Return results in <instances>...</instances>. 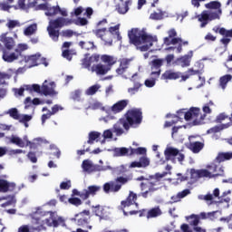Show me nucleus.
Masks as SVG:
<instances>
[{
  "mask_svg": "<svg viewBox=\"0 0 232 232\" xmlns=\"http://www.w3.org/2000/svg\"><path fill=\"white\" fill-rule=\"evenodd\" d=\"M101 137V132L92 131L89 133V140H87V144H93L94 140H97Z\"/></svg>",
  "mask_w": 232,
  "mask_h": 232,
  "instance_id": "47",
  "label": "nucleus"
},
{
  "mask_svg": "<svg viewBox=\"0 0 232 232\" xmlns=\"http://www.w3.org/2000/svg\"><path fill=\"white\" fill-rule=\"evenodd\" d=\"M60 6H48L47 12H45V15L48 17H53V15H57L59 14Z\"/></svg>",
  "mask_w": 232,
  "mask_h": 232,
  "instance_id": "40",
  "label": "nucleus"
},
{
  "mask_svg": "<svg viewBox=\"0 0 232 232\" xmlns=\"http://www.w3.org/2000/svg\"><path fill=\"white\" fill-rule=\"evenodd\" d=\"M114 171L117 175H124V173L128 171V169H126V166L121 165L119 167H116Z\"/></svg>",
  "mask_w": 232,
  "mask_h": 232,
  "instance_id": "58",
  "label": "nucleus"
},
{
  "mask_svg": "<svg viewBox=\"0 0 232 232\" xmlns=\"http://www.w3.org/2000/svg\"><path fill=\"white\" fill-rule=\"evenodd\" d=\"M82 168L83 171H92V169H93V164L90 161V160H84L82 163Z\"/></svg>",
  "mask_w": 232,
  "mask_h": 232,
  "instance_id": "48",
  "label": "nucleus"
},
{
  "mask_svg": "<svg viewBox=\"0 0 232 232\" xmlns=\"http://www.w3.org/2000/svg\"><path fill=\"white\" fill-rule=\"evenodd\" d=\"M168 35L169 36L163 39V43L166 46H171V44H179V43H182V38L177 37V31L175 29L169 30Z\"/></svg>",
  "mask_w": 232,
  "mask_h": 232,
  "instance_id": "14",
  "label": "nucleus"
},
{
  "mask_svg": "<svg viewBox=\"0 0 232 232\" xmlns=\"http://www.w3.org/2000/svg\"><path fill=\"white\" fill-rule=\"evenodd\" d=\"M191 59H193V51H189L188 54L177 58L175 63L177 66H181V68H188L191 64Z\"/></svg>",
  "mask_w": 232,
  "mask_h": 232,
  "instance_id": "15",
  "label": "nucleus"
},
{
  "mask_svg": "<svg viewBox=\"0 0 232 232\" xmlns=\"http://www.w3.org/2000/svg\"><path fill=\"white\" fill-rule=\"evenodd\" d=\"M128 104H130L129 100L119 101L111 107V111H112V113H121V111L126 109Z\"/></svg>",
  "mask_w": 232,
  "mask_h": 232,
  "instance_id": "22",
  "label": "nucleus"
},
{
  "mask_svg": "<svg viewBox=\"0 0 232 232\" xmlns=\"http://www.w3.org/2000/svg\"><path fill=\"white\" fill-rule=\"evenodd\" d=\"M130 5H131L130 0H127L125 2L121 0V3L116 5V10L118 13L124 14L128 12V10H130Z\"/></svg>",
  "mask_w": 232,
  "mask_h": 232,
  "instance_id": "30",
  "label": "nucleus"
},
{
  "mask_svg": "<svg viewBox=\"0 0 232 232\" xmlns=\"http://www.w3.org/2000/svg\"><path fill=\"white\" fill-rule=\"evenodd\" d=\"M203 111L200 112V108L192 107L184 114L185 121H192L193 126H200V124H204V119H206V114L211 113V108H209V104H205L203 106Z\"/></svg>",
  "mask_w": 232,
  "mask_h": 232,
  "instance_id": "4",
  "label": "nucleus"
},
{
  "mask_svg": "<svg viewBox=\"0 0 232 232\" xmlns=\"http://www.w3.org/2000/svg\"><path fill=\"white\" fill-rule=\"evenodd\" d=\"M164 64V59H154L151 61V70H160Z\"/></svg>",
  "mask_w": 232,
  "mask_h": 232,
  "instance_id": "43",
  "label": "nucleus"
},
{
  "mask_svg": "<svg viewBox=\"0 0 232 232\" xmlns=\"http://www.w3.org/2000/svg\"><path fill=\"white\" fill-rule=\"evenodd\" d=\"M63 37H73L75 35V32H73L72 29L63 30L62 32Z\"/></svg>",
  "mask_w": 232,
  "mask_h": 232,
  "instance_id": "62",
  "label": "nucleus"
},
{
  "mask_svg": "<svg viewBox=\"0 0 232 232\" xmlns=\"http://www.w3.org/2000/svg\"><path fill=\"white\" fill-rule=\"evenodd\" d=\"M72 24L73 20L70 18L58 17L54 20H51L49 22V25L47 26L49 37H51L54 43H57V41H59V35H61V33L58 29L64 26H70V24Z\"/></svg>",
  "mask_w": 232,
  "mask_h": 232,
  "instance_id": "3",
  "label": "nucleus"
},
{
  "mask_svg": "<svg viewBox=\"0 0 232 232\" xmlns=\"http://www.w3.org/2000/svg\"><path fill=\"white\" fill-rule=\"evenodd\" d=\"M130 179L129 177L120 176L114 181L106 182L103 185L104 193H118L122 188V186L128 184Z\"/></svg>",
  "mask_w": 232,
  "mask_h": 232,
  "instance_id": "5",
  "label": "nucleus"
},
{
  "mask_svg": "<svg viewBox=\"0 0 232 232\" xmlns=\"http://www.w3.org/2000/svg\"><path fill=\"white\" fill-rule=\"evenodd\" d=\"M120 26H121L120 24H116L109 28L108 32H109V38H111V35H119Z\"/></svg>",
  "mask_w": 232,
  "mask_h": 232,
  "instance_id": "52",
  "label": "nucleus"
},
{
  "mask_svg": "<svg viewBox=\"0 0 232 232\" xmlns=\"http://www.w3.org/2000/svg\"><path fill=\"white\" fill-rule=\"evenodd\" d=\"M231 79H232L231 74H226L219 78V85L222 88V90H226V87L227 86V82H229Z\"/></svg>",
  "mask_w": 232,
  "mask_h": 232,
  "instance_id": "38",
  "label": "nucleus"
},
{
  "mask_svg": "<svg viewBox=\"0 0 232 232\" xmlns=\"http://www.w3.org/2000/svg\"><path fill=\"white\" fill-rule=\"evenodd\" d=\"M150 166V159L146 156L140 158L139 161H132L130 168H148Z\"/></svg>",
  "mask_w": 232,
  "mask_h": 232,
  "instance_id": "25",
  "label": "nucleus"
},
{
  "mask_svg": "<svg viewBox=\"0 0 232 232\" xmlns=\"http://www.w3.org/2000/svg\"><path fill=\"white\" fill-rule=\"evenodd\" d=\"M75 24L77 26H86V24H88V19H86L84 17H79L76 20Z\"/></svg>",
  "mask_w": 232,
  "mask_h": 232,
  "instance_id": "61",
  "label": "nucleus"
},
{
  "mask_svg": "<svg viewBox=\"0 0 232 232\" xmlns=\"http://www.w3.org/2000/svg\"><path fill=\"white\" fill-rule=\"evenodd\" d=\"M112 151L113 157H130V149L126 147L114 148Z\"/></svg>",
  "mask_w": 232,
  "mask_h": 232,
  "instance_id": "32",
  "label": "nucleus"
},
{
  "mask_svg": "<svg viewBox=\"0 0 232 232\" xmlns=\"http://www.w3.org/2000/svg\"><path fill=\"white\" fill-rule=\"evenodd\" d=\"M35 32H37V24H33L24 29V35L28 36V35H34Z\"/></svg>",
  "mask_w": 232,
  "mask_h": 232,
  "instance_id": "45",
  "label": "nucleus"
},
{
  "mask_svg": "<svg viewBox=\"0 0 232 232\" xmlns=\"http://www.w3.org/2000/svg\"><path fill=\"white\" fill-rule=\"evenodd\" d=\"M130 81L133 82L134 84V88L136 90H139L140 88V86H142V84H140V79L139 78V75L137 73H134L130 79Z\"/></svg>",
  "mask_w": 232,
  "mask_h": 232,
  "instance_id": "50",
  "label": "nucleus"
},
{
  "mask_svg": "<svg viewBox=\"0 0 232 232\" xmlns=\"http://www.w3.org/2000/svg\"><path fill=\"white\" fill-rule=\"evenodd\" d=\"M69 204H72V206H76V208H79V206H82V200L79 198H70L68 199Z\"/></svg>",
  "mask_w": 232,
  "mask_h": 232,
  "instance_id": "54",
  "label": "nucleus"
},
{
  "mask_svg": "<svg viewBox=\"0 0 232 232\" xmlns=\"http://www.w3.org/2000/svg\"><path fill=\"white\" fill-rule=\"evenodd\" d=\"M199 179H211V172L208 169H198Z\"/></svg>",
  "mask_w": 232,
  "mask_h": 232,
  "instance_id": "55",
  "label": "nucleus"
},
{
  "mask_svg": "<svg viewBox=\"0 0 232 232\" xmlns=\"http://www.w3.org/2000/svg\"><path fill=\"white\" fill-rule=\"evenodd\" d=\"M226 119H229V116H227L226 112H221L217 116L216 122L220 124L222 121H226Z\"/></svg>",
  "mask_w": 232,
  "mask_h": 232,
  "instance_id": "57",
  "label": "nucleus"
},
{
  "mask_svg": "<svg viewBox=\"0 0 232 232\" xmlns=\"http://www.w3.org/2000/svg\"><path fill=\"white\" fill-rule=\"evenodd\" d=\"M205 8L208 10H216L215 12H210V14H218V19L222 15V4L218 1H211L208 4H205Z\"/></svg>",
  "mask_w": 232,
  "mask_h": 232,
  "instance_id": "19",
  "label": "nucleus"
},
{
  "mask_svg": "<svg viewBox=\"0 0 232 232\" xmlns=\"http://www.w3.org/2000/svg\"><path fill=\"white\" fill-rule=\"evenodd\" d=\"M75 218L78 226L85 227L86 229H92V226H90V210H83L79 214H76Z\"/></svg>",
  "mask_w": 232,
  "mask_h": 232,
  "instance_id": "10",
  "label": "nucleus"
},
{
  "mask_svg": "<svg viewBox=\"0 0 232 232\" xmlns=\"http://www.w3.org/2000/svg\"><path fill=\"white\" fill-rule=\"evenodd\" d=\"M168 175V172L156 173L155 175H151L147 179L149 184V191H157L159 189V186L162 184V179L164 177Z\"/></svg>",
  "mask_w": 232,
  "mask_h": 232,
  "instance_id": "8",
  "label": "nucleus"
},
{
  "mask_svg": "<svg viewBox=\"0 0 232 232\" xmlns=\"http://www.w3.org/2000/svg\"><path fill=\"white\" fill-rule=\"evenodd\" d=\"M34 140H36V143L32 141H27V144H25V146H29L31 150H37V148H39V146H41V144L44 142V140L41 138H37Z\"/></svg>",
  "mask_w": 232,
  "mask_h": 232,
  "instance_id": "41",
  "label": "nucleus"
},
{
  "mask_svg": "<svg viewBox=\"0 0 232 232\" xmlns=\"http://www.w3.org/2000/svg\"><path fill=\"white\" fill-rule=\"evenodd\" d=\"M79 46L82 50H86L87 52H90V50H95V48H97V46H95V44L93 42L81 41V42H79Z\"/></svg>",
  "mask_w": 232,
  "mask_h": 232,
  "instance_id": "37",
  "label": "nucleus"
},
{
  "mask_svg": "<svg viewBox=\"0 0 232 232\" xmlns=\"http://www.w3.org/2000/svg\"><path fill=\"white\" fill-rule=\"evenodd\" d=\"M142 122V110L130 109L129 110L124 118L120 119L112 127L113 133H116L117 137H121L125 131H130V128L133 126H139Z\"/></svg>",
  "mask_w": 232,
  "mask_h": 232,
  "instance_id": "1",
  "label": "nucleus"
},
{
  "mask_svg": "<svg viewBox=\"0 0 232 232\" xmlns=\"http://www.w3.org/2000/svg\"><path fill=\"white\" fill-rule=\"evenodd\" d=\"M8 34H2L0 36V41L3 43L7 50H12L15 46V41L13 37L6 36Z\"/></svg>",
  "mask_w": 232,
  "mask_h": 232,
  "instance_id": "23",
  "label": "nucleus"
},
{
  "mask_svg": "<svg viewBox=\"0 0 232 232\" xmlns=\"http://www.w3.org/2000/svg\"><path fill=\"white\" fill-rule=\"evenodd\" d=\"M180 77H182V72L169 69L161 74L160 79L168 82V81H177V79H180Z\"/></svg>",
  "mask_w": 232,
  "mask_h": 232,
  "instance_id": "16",
  "label": "nucleus"
},
{
  "mask_svg": "<svg viewBox=\"0 0 232 232\" xmlns=\"http://www.w3.org/2000/svg\"><path fill=\"white\" fill-rule=\"evenodd\" d=\"M232 159V152H219L214 162H218L220 164L221 162H226V160H231Z\"/></svg>",
  "mask_w": 232,
  "mask_h": 232,
  "instance_id": "33",
  "label": "nucleus"
},
{
  "mask_svg": "<svg viewBox=\"0 0 232 232\" xmlns=\"http://www.w3.org/2000/svg\"><path fill=\"white\" fill-rule=\"evenodd\" d=\"M101 59H102V63L107 64L105 66L110 68V70H111V67L113 66V64L117 63V58H115L114 56H111V55L103 54V55H102Z\"/></svg>",
  "mask_w": 232,
  "mask_h": 232,
  "instance_id": "31",
  "label": "nucleus"
},
{
  "mask_svg": "<svg viewBox=\"0 0 232 232\" xmlns=\"http://www.w3.org/2000/svg\"><path fill=\"white\" fill-rule=\"evenodd\" d=\"M207 169L211 173V179H215L216 177H224V167L218 166L215 162L207 165Z\"/></svg>",
  "mask_w": 232,
  "mask_h": 232,
  "instance_id": "17",
  "label": "nucleus"
},
{
  "mask_svg": "<svg viewBox=\"0 0 232 232\" xmlns=\"http://www.w3.org/2000/svg\"><path fill=\"white\" fill-rule=\"evenodd\" d=\"M227 128H231V122L224 123L221 125H216L210 128L208 130V133H218V131H222V130H227Z\"/></svg>",
  "mask_w": 232,
  "mask_h": 232,
  "instance_id": "35",
  "label": "nucleus"
},
{
  "mask_svg": "<svg viewBox=\"0 0 232 232\" xmlns=\"http://www.w3.org/2000/svg\"><path fill=\"white\" fill-rule=\"evenodd\" d=\"M128 37L130 44L137 46L140 52H148L156 39L152 35L146 34V31L139 28H132L128 32Z\"/></svg>",
  "mask_w": 232,
  "mask_h": 232,
  "instance_id": "2",
  "label": "nucleus"
},
{
  "mask_svg": "<svg viewBox=\"0 0 232 232\" xmlns=\"http://www.w3.org/2000/svg\"><path fill=\"white\" fill-rule=\"evenodd\" d=\"M162 215V210L160 207L157 206L148 210L147 212V218H157V217H160Z\"/></svg>",
  "mask_w": 232,
  "mask_h": 232,
  "instance_id": "34",
  "label": "nucleus"
},
{
  "mask_svg": "<svg viewBox=\"0 0 232 232\" xmlns=\"http://www.w3.org/2000/svg\"><path fill=\"white\" fill-rule=\"evenodd\" d=\"M36 224H39L38 227H43L44 226H48V227H52V218H45L44 220H41V218H35Z\"/></svg>",
  "mask_w": 232,
  "mask_h": 232,
  "instance_id": "44",
  "label": "nucleus"
},
{
  "mask_svg": "<svg viewBox=\"0 0 232 232\" xmlns=\"http://www.w3.org/2000/svg\"><path fill=\"white\" fill-rule=\"evenodd\" d=\"M24 63H29V67L39 66V64H44L48 66V62L45 58H41V54H33L30 56H24Z\"/></svg>",
  "mask_w": 232,
  "mask_h": 232,
  "instance_id": "13",
  "label": "nucleus"
},
{
  "mask_svg": "<svg viewBox=\"0 0 232 232\" xmlns=\"http://www.w3.org/2000/svg\"><path fill=\"white\" fill-rule=\"evenodd\" d=\"M6 26L9 30H14V28H17V26H21V24L17 20H9L6 24Z\"/></svg>",
  "mask_w": 232,
  "mask_h": 232,
  "instance_id": "56",
  "label": "nucleus"
},
{
  "mask_svg": "<svg viewBox=\"0 0 232 232\" xmlns=\"http://www.w3.org/2000/svg\"><path fill=\"white\" fill-rule=\"evenodd\" d=\"M94 34L96 37H99V39H102V41H105V43H108V41H111L110 38V33L108 32V29L106 27L97 29Z\"/></svg>",
  "mask_w": 232,
  "mask_h": 232,
  "instance_id": "27",
  "label": "nucleus"
},
{
  "mask_svg": "<svg viewBox=\"0 0 232 232\" xmlns=\"http://www.w3.org/2000/svg\"><path fill=\"white\" fill-rule=\"evenodd\" d=\"M81 90H75L74 92H71V99L72 101H81Z\"/></svg>",
  "mask_w": 232,
  "mask_h": 232,
  "instance_id": "59",
  "label": "nucleus"
},
{
  "mask_svg": "<svg viewBox=\"0 0 232 232\" xmlns=\"http://www.w3.org/2000/svg\"><path fill=\"white\" fill-rule=\"evenodd\" d=\"M101 191V186L91 185L82 191H78L77 188L72 189V197H80L82 200H88L90 197H95Z\"/></svg>",
  "mask_w": 232,
  "mask_h": 232,
  "instance_id": "6",
  "label": "nucleus"
},
{
  "mask_svg": "<svg viewBox=\"0 0 232 232\" xmlns=\"http://www.w3.org/2000/svg\"><path fill=\"white\" fill-rule=\"evenodd\" d=\"M150 17L153 21H160V20L164 19V13H162V11H160V13L154 12V13L150 14Z\"/></svg>",
  "mask_w": 232,
  "mask_h": 232,
  "instance_id": "53",
  "label": "nucleus"
},
{
  "mask_svg": "<svg viewBox=\"0 0 232 232\" xmlns=\"http://www.w3.org/2000/svg\"><path fill=\"white\" fill-rule=\"evenodd\" d=\"M188 220L190 219L189 221V224L191 226H193L194 227L198 226V224H200V216L199 215H195V214H192L190 215L188 218H187Z\"/></svg>",
  "mask_w": 232,
  "mask_h": 232,
  "instance_id": "42",
  "label": "nucleus"
},
{
  "mask_svg": "<svg viewBox=\"0 0 232 232\" xmlns=\"http://www.w3.org/2000/svg\"><path fill=\"white\" fill-rule=\"evenodd\" d=\"M199 23H201L200 27L205 28L209 21H215L218 19V14L217 13H208V11H203L200 14L197 16Z\"/></svg>",
  "mask_w": 232,
  "mask_h": 232,
  "instance_id": "12",
  "label": "nucleus"
},
{
  "mask_svg": "<svg viewBox=\"0 0 232 232\" xmlns=\"http://www.w3.org/2000/svg\"><path fill=\"white\" fill-rule=\"evenodd\" d=\"M18 121L21 123L22 122H30V121H32V116L28 115V114H24V115L20 114V119Z\"/></svg>",
  "mask_w": 232,
  "mask_h": 232,
  "instance_id": "63",
  "label": "nucleus"
},
{
  "mask_svg": "<svg viewBox=\"0 0 232 232\" xmlns=\"http://www.w3.org/2000/svg\"><path fill=\"white\" fill-rule=\"evenodd\" d=\"M82 66L87 69H90L92 66V58H90V53H86L85 57L82 60Z\"/></svg>",
  "mask_w": 232,
  "mask_h": 232,
  "instance_id": "49",
  "label": "nucleus"
},
{
  "mask_svg": "<svg viewBox=\"0 0 232 232\" xmlns=\"http://www.w3.org/2000/svg\"><path fill=\"white\" fill-rule=\"evenodd\" d=\"M187 148L190 150L192 153H200V151L204 150V142H201V141L189 142Z\"/></svg>",
  "mask_w": 232,
  "mask_h": 232,
  "instance_id": "26",
  "label": "nucleus"
},
{
  "mask_svg": "<svg viewBox=\"0 0 232 232\" xmlns=\"http://www.w3.org/2000/svg\"><path fill=\"white\" fill-rule=\"evenodd\" d=\"M219 34L223 36V38L220 39L221 44H224L225 48H227V44L231 43L232 39V29L227 30L224 27H221L219 29Z\"/></svg>",
  "mask_w": 232,
  "mask_h": 232,
  "instance_id": "18",
  "label": "nucleus"
},
{
  "mask_svg": "<svg viewBox=\"0 0 232 232\" xmlns=\"http://www.w3.org/2000/svg\"><path fill=\"white\" fill-rule=\"evenodd\" d=\"M15 189V183H10L6 179H0V192L8 193V191H14Z\"/></svg>",
  "mask_w": 232,
  "mask_h": 232,
  "instance_id": "24",
  "label": "nucleus"
},
{
  "mask_svg": "<svg viewBox=\"0 0 232 232\" xmlns=\"http://www.w3.org/2000/svg\"><path fill=\"white\" fill-rule=\"evenodd\" d=\"M99 88H101L100 85H92L85 91V93L86 95H95L99 92Z\"/></svg>",
  "mask_w": 232,
  "mask_h": 232,
  "instance_id": "51",
  "label": "nucleus"
},
{
  "mask_svg": "<svg viewBox=\"0 0 232 232\" xmlns=\"http://www.w3.org/2000/svg\"><path fill=\"white\" fill-rule=\"evenodd\" d=\"M56 86L55 82H48V80H45L41 86V95L54 97V95L58 93L57 91H55Z\"/></svg>",
  "mask_w": 232,
  "mask_h": 232,
  "instance_id": "9",
  "label": "nucleus"
},
{
  "mask_svg": "<svg viewBox=\"0 0 232 232\" xmlns=\"http://www.w3.org/2000/svg\"><path fill=\"white\" fill-rule=\"evenodd\" d=\"M15 53H8L6 50H4L2 58L5 63H14V61H17V59H19V55H21V50L15 49Z\"/></svg>",
  "mask_w": 232,
  "mask_h": 232,
  "instance_id": "21",
  "label": "nucleus"
},
{
  "mask_svg": "<svg viewBox=\"0 0 232 232\" xmlns=\"http://www.w3.org/2000/svg\"><path fill=\"white\" fill-rule=\"evenodd\" d=\"M70 188H72V181L68 180V181H63L60 184V188L61 189H70Z\"/></svg>",
  "mask_w": 232,
  "mask_h": 232,
  "instance_id": "64",
  "label": "nucleus"
},
{
  "mask_svg": "<svg viewBox=\"0 0 232 232\" xmlns=\"http://www.w3.org/2000/svg\"><path fill=\"white\" fill-rule=\"evenodd\" d=\"M46 215H50V218H52V227H59V223L63 222L62 217H58V218H53L55 215V212L53 211H47L42 213V217H46Z\"/></svg>",
  "mask_w": 232,
  "mask_h": 232,
  "instance_id": "29",
  "label": "nucleus"
},
{
  "mask_svg": "<svg viewBox=\"0 0 232 232\" xmlns=\"http://www.w3.org/2000/svg\"><path fill=\"white\" fill-rule=\"evenodd\" d=\"M92 209H94V214L96 217H103L102 208H101V205L92 206Z\"/></svg>",
  "mask_w": 232,
  "mask_h": 232,
  "instance_id": "60",
  "label": "nucleus"
},
{
  "mask_svg": "<svg viewBox=\"0 0 232 232\" xmlns=\"http://www.w3.org/2000/svg\"><path fill=\"white\" fill-rule=\"evenodd\" d=\"M10 142L15 144V146H18L19 148H24L26 146L23 139L14 135L11 136Z\"/></svg>",
  "mask_w": 232,
  "mask_h": 232,
  "instance_id": "39",
  "label": "nucleus"
},
{
  "mask_svg": "<svg viewBox=\"0 0 232 232\" xmlns=\"http://www.w3.org/2000/svg\"><path fill=\"white\" fill-rule=\"evenodd\" d=\"M130 63L131 59L122 58L121 60H120V65L116 69V73L118 75H124V73L128 72V68H130Z\"/></svg>",
  "mask_w": 232,
  "mask_h": 232,
  "instance_id": "20",
  "label": "nucleus"
},
{
  "mask_svg": "<svg viewBox=\"0 0 232 232\" xmlns=\"http://www.w3.org/2000/svg\"><path fill=\"white\" fill-rule=\"evenodd\" d=\"M146 148L139 147L137 149L129 148V157H131L132 155H146Z\"/></svg>",
  "mask_w": 232,
  "mask_h": 232,
  "instance_id": "36",
  "label": "nucleus"
},
{
  "mask_svg": "<svg viewBox=\"0 0 232 232\" xmlns=\"http://www.w3.org/2000/svg\"><path fill=\"white\" fill-rule=\"evenodd\" d=\"M109 70H110V67L106 65H102L101 63L92 66V72H95L97 75H106Z\"/></svg>",
  "mask_w": 232,
  "mask_h": 232,
  "instance_id": "28",
  "label": "nucleus"
},
{
  "mask_svg": "<svg viewBox=\"0 0 232 232\" xmlns=\"http://www.w3.org/2000/svg\"><path fill=\"white\" fill-rule=\"evenodd\" d=\"M139 206L137 203V195L133 191H130L129 196L125 200L121 202L120 209L123 212V215L128 216V212H126V208H130V206Z\"/></svg>",
  "mask_w": 232,
  "mask_h": 232,
  "instance_id": "11",
  "label": "nucleus"
},
{
  "mask_svg": "<svg viewBox=\"0 0 232 232\" xmlns=\"http://www.w3.org/2000/svg\"><path fill=\"white\" fill-rule=\"evenodd\" d=\"M164 155H165L166 160H171L173 164L177 162V159L179 162H183L184 159L186 158L184 154L180 153V150H179V149H175L173 147H168L164 150ZM176 157L178 158L176 159Z\"/></svg>",
  "mask_w": 232,
  "mask_h": 232,
  "instance_id": "7",
  "label": "nucleus"
},
{
  "mask_svg": "<svg viewBox=\"0 0 232 232\" xmlns=\"http://www.w3.org/2000/svg\"><path fill=\"white\" fill-rule=\"evenodd\" d=\"M8 115L12 117V119H14V121H18L21 119V114H19V111L17 108H11L7 111Z\"/></svg>",
  "mask_w": 232,
  "mask_h": 232,
  "instance_id": "46",
  "label": "nucleus"
}]
</instances>
